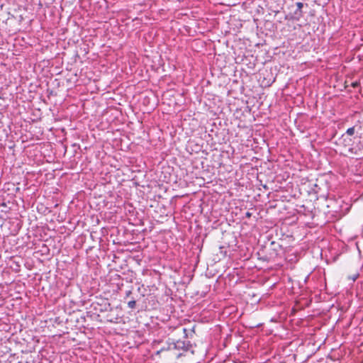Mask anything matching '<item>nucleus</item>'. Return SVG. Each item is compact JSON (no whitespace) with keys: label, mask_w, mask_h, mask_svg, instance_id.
<instances>
[{"label":"nucleus","mask_w":363,"mask_h":363,"mask_svg":"<svg viewBox=\"0 0 363 363\" xmlns=\"http://www.w3.org/2000/svg\"><path fill=\"white\" fill-rule=\"evenodd\" d=\"M172 345L174 349L176 350H183L184 351L188 350L190 347L191 344L189 341L187 340H177V342H172V344L170 345V346Z\"/></svg>","instance_id":"f257e3e1"},{"label":"nucleus","mask_w":363,"mask_h":363,"mask_svg":"<svg viewBox=\"0 0 363 363\" xmlns=\"http://www.w3.org/2000/svg\"><path fill=\"white\" fill-rule=\"evenodd\" d=\"M358 276H359V274H354L352 277H350V279H351L353 281H354L357 279Z\"/></svg>","instance_id":"39448f33"},{"label":"nucleus","mask_w":363,"mask_h":363,"mask_svg":"<svg viewBox=\"0 0 363 363\" xmlns=\"http://www.w3.org/2000/svg\"><path fill=\"white\" fill-rule=\"evenodd\" d=\"M352 86L354 87H357L358 86V83L357 82H354V83H352Z\"/></svg>","instance_id":"6e6552de"},{"label":"nucleus","mask_w":363,"mask_h":363,"mask_svg":"<svg viewBox=\"0 0 363 363\" xmlns=\"http://www.w3.org/2000/svg\"><path fill=\"white\" fill-rule=\"evenodd\" d=\"M132 291L130 290L125 291V297L129 296L131 294Z\"/></svg>","instance_id":"423d86ee"},{"label":"nucleus","mask_w":363,"mask_h":363,"mask_svg":"<svg viewBox=\"0 0 363 363\" xmlns=\"http://www.w3.org/2000/svg\"><path fill=\"white\" fill-rule=\"evenodd\" d=\"M251 216H252V213H250V212H247V213H245V216H246L247 218H250V217H251Z\"/></svg>","instance_id":"0eeeda50"},{"label":"nucleus","mask_w":363,"mask_h":363,"mask_svg":"<svg viewBox=\"0 0 363 363\" xmlns=\"http://www.w3.org/2000/svg\"><path fill=\"white\" fill-rule=\"evenodd\" d=\"M135 305H136V301H135V300H134V299H132V300H130V301H129L128 302V308H130V309H133V308H135Z\"/></svg>","instance_id":"7ed1b4c3"},{"label":"nucleus","mask_w":363,"mask_h":363,"mask_svg":"<svg viewBox=\"0 0 363 363\" xmlns=\"http://www.w3.org/2000/svg\"><path fill=\"white\" fill-rule=\"evenodd\" d=\"M354 133H355L354 127L349 128L346 131V134H347L348 135H353L354 134Z\"/></svg>","instance_id":"20e7f679"},{"label":"nucleus","mask_w":363,"mask_h":363,"mask_svg":"<svg viewBox=\"0 0 363 363\" xmlns=\"http://www.w3.org/2000/svg\"><path fill=\"white\" fill-rule=\"evenodd\" d=\"M296 9L294 12L292 18L296 21H299L302 16H303V11L302 9L303 7V4L302 2H297L296 3Z\"/></svg>","instance_id":"f03ea898"}]
</instances>
